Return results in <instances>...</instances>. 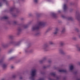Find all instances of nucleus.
<instances>
[{
	"label": "nucleus",
	"mask_w": 80,
	"mask_h": 80,
	"mask_svg": "<svg viewBox=\"0 0 80 80\" xmlns=\"http://www.w3.org/2000/svg\"><path fill=\"white\" fill-rule=\"evenodd\" d=\"M65 32V30L63 29L62 31L61 32L62 33H63V32Z\"/></svg>",
	"instance_id": "nucleus-9"
},
{
	"label": "nucleus",
	"mask_w": 80,
	"mask_h": 80,
	"mask_svg": "<svg viewBox=\"0 0 80 80\" xmlns=\"http://www.w3.org/2000/svg\"><path fill=\"white\" fill-rule=\"evenodd\" d=\"M38 2V0H34V2L35 3H37Z\"/></svg>",
	"instance_id": "nucleus-4"
},
{
	"label": "nucleus",
	"mask_w": 80,
	"mask_h": 80,
	"mask_svg": "<svg viewBox=\"0 0 80 80\" xmlns=\"http://www.w3.org/2000/svg\"><path fill=\"white\" fill-rule=\"evenodd\" d=\"M78 50L80 51V47L78 48Z\"/></svg>",
	"instance_id": "nucleus-8"
},
{
	"label": "nucleus",
	"mask_w": 80,
	"mask_h": 80,
	"mask_svg": "<svg viewBox=\"0 0 80 80\" xmlns=\"http://www.w3.org/2000/svg\"><path fill=\"white\" fill-rule=\"evenodd\" d=\"M47 47V46H46V45L44 46V48H45V47Z\"/></svg>",
	"instance_id": "nucleus-12"
},
{
	"label": "nucleus",
	"mask_w": 80,
	"mask_h": 80,
	"mask_svg": "<svg viewBox=\"0 0 80 80\" xmlns=\"http://www.w3.org/2000/svg\"><path fill=\"white\" fill-rule=\"evenodd\" d=\"M44 25V22H41L38 25L39 26H42V25Z\"/></svg>",
	"instance_id": "nucleus-2"
},
{
	"label": "nucleus",
	"mask_w": 80,
	"mask_h": 80,
	"mask_svg": "<svg viewBox=\"0 0 80 80\" xmlns=\"http://www.w3.org/2000/svg\"><path fill=\"white\" fill-rule=\"evenodd\" d=\"M66 8V6L65 5H64V8Z\"/></svg>",
	"instance_id": "nucleus-11"
},
{
	"label": "nucleus",
	"mask_w": 80,
	"mask_h": 80,
	"mask_svg": "<svg viewBox=\"0 0 80 80\" xmlns=\"http://www.w3.org/2000/svg\"><path fill=\"white\" fill-rule=\"evenodd\" d=\"M11 68H14V66H12L11 67Z\"/></svg>",
	"instance_id": "nucleus-10"
},
{
	"label": "nucleus",
	"mask_w": 80,
	"mask_h": 80,
	"mask_svg": "<svg viewBox=\"0 0 80 80\" xmlns=\"http://www.w3.org/2000/svg\"><path fill=\"white\" fill-rule=\"evenodd\" d=\"M58 33V31H56L54 32V34H57V33Z\"/></svg>",
	"instance_id": "nucleus-6"
},
{
	"label": "nucleus",
	"mask_w": 80,
	"mask_h": 80,
	"mask_svg": "<svg viewBox=\"0 0 80 80\" xmlns=\"http://www.w3.org/2000/svg\"><path fill=\"white\" fill-rule=\"evenodd\" d=\"M73 68V65L69 67V69L70 70H72Z\"/></svg>",
	"instance_id": "nucleus-3"
},
{
	"label": "nucleus",
	"mask_w": 80,
	"mask_h": 80,
	"mask_svg": "<svg viewBox=\"0 0 80 80\" xmlns=\"http://www.w3.org/2000/svg\"><path fill=\"white\" fill-rule=\"evenodd\" d=\"M48 1H49V0H47Z\"/></svg>",
	"instance_id": "nucleus-13"
},
{
	"label": "nucleus",
	"mask_w": 80,
	"mask_h": 80,
	"mask_svg": "<svg viewBox=\"0 0 80 80\" xmlns=\"http://www.w3.org/2000/svg\"><path fill=\"white\" fill-rule=\"evenodd\" d=\"M6 67V66H5V65H3L2 66V67H3V68H5V67Z\"/></svg>",
	"instance_id": "nucleus-7"
},
{
	"label": "nucleus",
	"mask_w": 80,
	"mask_h": 80,
	"mask_svg": "<svg viewBox=\"0 0 80 80\" xmlns=\"http://www.w3.org/2000/svg\"><path fill=\"white\" fill-rule=\"evenodd\" d=\"M36 29H37V28L36 27H33L32 28V30H36Z\"/></svg>",
	"instance_id": "nucleus-5"
},
{
	"label": "nucleus",
	"mask_w": 80,
	"mask_h": 80,
	"mask_svg": "<svg viewBox=\"0 0 80 80\" xmlns=\"http://www.w3.org/2000/svg\"><path fill=\"white\" fill-rule=\"evenodd\" d=\"M32 76H34L35 75V73H36L35 70H34L32 71Z\"/></svg>",
	"instance_id": "nucleus-1"
},
{
	"label": "nucleus",
	"mask_w": 80,
	"mask_h": 80,
	"mask_svg": "<svg viewBox=\"0 0 80 80\" xmlns=\"http://www.w3.org/2000/svg\"><path fill=\"white\" fill-rule=\"evenodd\" d=\"M64 53V52H62V53Z\"/></svg>",
	"instance_id": "nucleus-14"
}]
</instances>
